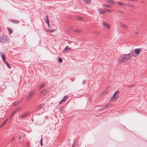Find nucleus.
<instances>
[{
	"instance_id": "ea45409f",
	"label": "nucleus",
	"mask_w": 147,
	"mask_h": 147,
	"mask_svg": "<svg viewBox=\"0 0 147 147\" xmlns=\"http://www.w3.org/2000/svg\"><path fill=\"white\" fill-rule=\"evenodd\" d=\"M22 138V136H19L18 138V139L19 140H20Z\"/></svg>"
},
{
	"instance_id": "39448f33",
	"label": "nucleus",
	"mask_w": 147,
	"mask_h": 147,
	"mask_svg": "<svg viewBox=\"0 0 147 147\" xmlns=\"http://www.w3.org/2000/svg\"><path fill=\"white\" fill-rule=\"evenodd\" d=\"M29 112L28 111H27L24 114L21 115L20 117L21 118L24 119L26 118L28 115L29 114Z\"/></svg>"
},
{
	"instance_id": "423d86ee",
	"label": "nucleus",
	"mask_w": 147,
	"mask_h": 147,
	"mask_svg": "<svg viewBox=\"0 0 147 147\" xmlns=\"http://www.w3.org/2000/svg\"><path fill=\"white\" fill-rule=\"evenodd\" d=\"M102 23L103 25L106 28L108 29L110 28V26L109 24L104 22H103Z\"/></svg>"
},
{
	"instance_id": "9d476101",
	"label": "nucleus",
	"mask_w": 147,
	"mask_h": 147,
	"mask_svg": "<svg viewBox=\"0 0 147 147\" xmlns=\"http://www.w3.org/2000/svg\"><path fill=\"white\" fill-rule=\"evenodd\" d=\"M11 22L14 24H17L19 23V21L18 20H10L9 21Z\"/></svg>"
},
{
	"instance_id": "79ce46f5",
	"label": "nucleus",
	"mask_w": 147,
	"mask_h": 147,
	"mask_svg": "<svg viewBox=\"0 0 147 147\" xmlns=\"http://www.w3.org/2000/svg\"><path fill=\"white\" fill-rule=\"evenodd\" d=\"M26 145L28 146V147H29V144L28 142H26Z\"/></svg>"
},
{
	"instance_id": "f257e3e1",
	"label": "nucleus",
	"mask_w": 147,
	"mask_h": 147,
	"mask_svg": "<svg viewBox=\"0 0 147 147\" xmlns=\"http://www.w3.org/2000/svg\"><path fill=\"white\" fill-rule=\"evenodd\" d=\"M131 57L130 54L122 55L119 59L118 62L121 63L127 62Z\"/></svg>"
},
{
	"instance_id": "412c9836",
	"label": "nucleus",
	"mask_w": 147,
	"mask_h": 147,
	"mask_svg": "<svg viewBox=\"0 0 147 147\" xmlns=\"http://www.w3.org/2000/svg\"><path fill=\"white\" fill-rule=\"evenodd\" d=\"M108 2L111 4H114V2L112 0H108Z\"/></svg>"
},
{
	"instance_id": "4c0bfd02",
	"label": "nucleus",
	"mask_w": 147,
	"mask_h": 147,
	"mask_svg": "<svg viewBox=\"0 0 147 147\" xmlns=\"http://www.w3.org/2000/svg\"><path fill=\"white\" fill-rule=\"evenodd\" d=\"M18 104V102H16L13 103V105H14V106H15Z\"/></svg>"
},
{
	"instance_id": "cd10ccee",
	"label": "nucleus",
	"mask_w": 147,
	"mask_h": 147,
	"mask_svg": "<svg viewBox=\"0 0 147 147\" xmlns=\"http://www.w3.org/2000/svg\"><path fill=\"white\" fill-rule=\"evenodd\" d=\"M105 9L107 12H112V11L110 10L109 9Z\"/></svg>"
},
{
	"instance_id": "7ed1b4c3",
	"label": "nucleus",
	"mask_w": 147,
	"mask_h": 147,
	"mask_svg": "<svg viewBox=\"0 0 147 147\" xmlns=\"http://www.w3.org/2000/svg\"><path fill=\"white\" fill-rule=\"evenodd\" d=\"M35 91L34 90L31 91L29 93L26 97V99L28 100L32 98L34 94Z\"/></svg>"
},
{
	"instance_id": "0eeeda50",
	"label": "nucleus",
	"mask_w": 147,
	"mask_h": 147,
	"mask_svg": "<svg viewBox=\"0 0 147 147\" xmlns=\"http://www.w3.org/2000/svg\"><path fill=\"white\" fill-rule=\"evenodd\" d=\"M47 92V90L46 89H44L40 92V94L41 96H44L46 94Z\"/></svg>"
},
{
	"instance_id": "4be33fe9",
	"label": "nucleus",
	"mask_w": 147,
	"mask_h": 147,
	"mask_svg": "<svg viewBox=\"0 0 147 147\" xmlns=\"http://www.w3.org/2000/svg\"><path fill=\"white\" fill-rule=\"evenodd\" d=\"M67 49L70 50L71 49V48L69 47H68V46H67L64 49V51H66Z\"/></svg>"
},
{
	"instance_id": "4468645a",
	"label": "nucleus",
	"mask_w": 147,
	"mask_h": 147,
	"mask_svg": "<svg viewBox=\"0 0 147 147\" xmlns=\"http://www.w3.org/2000/svg\"><path fill=\"white\" fill-rule=\"evenodd\" d=\"M7 29L8 31L9 34V35L11 34L13 32V30L11 28L9 27H7Z\"/></svg>"
},
{
	"instance_id": "c9c22d12",
	"label": "nucleus",
	"mask_w": 147,
	"mask_h": 147,
	"mask_svg": "<svg viewBox=\"0 0 147 147\" xmlns=\"http://www.w3.org/2000/svg\"><path fill=\"white\" fill-rule=\"evenodd\" d=\"M108 105H105L104 106V108H103L102 109H107L108 108Z\"/></svg>"
},
{
	"instance_id": "a878e982",
	"label": "nucleus",
	"mask_w": 147,
	"mask_h": 147,
	"mask_svg": "<svg viewBox=\"0 0 147 147\" xmlns=\"http://www.w3.org/2000/svg\"><path fill=\"white\" fill-rule=\"evenodd\" d=\"M76 19L77 20H78V19H79L80 20H82L83 19V18L81 17H77L76 18Z\"/></svg>"
},
{
	"instance_id": "a19ab883",
	"label": "nucleus",
	"mask_w": 147,
	"mask_h": 147,
	"mask_svg": "<svg viewBox=\"0 0 147 147\" xmlns=\"http://www.w3.org/2000/svg\"><path fill=\"white\" fill-rule=\"evenodd\" d=\"M47 24L48 25V27H49L50 26V25L49 24V22H46Z\"/></svg>"
},
{
	"instance_id": "6e6552de",
	"label": "nucleus",
	"mask_w": 147,
	"mask_h": 147,
	"mask_svg": "<svg viewBox=\"0 0 147 147\" xmlns=\"http://www.w3.org/2000/svg\"><path fill=\"white\" fill-rule=\"evenodd\" d=\"M0 55L2 59H3V61L4 62L5 59V54L2 52H0Z\"/></svg>"
},
{
	"instance_id": "c03bdc74",
	"label": "nucleus",
	"mask_w": 147,
	"mask_h": 147,
	"mask_svg": "<svg viewBox=\"0 0 147 147\" xmlns=\"http://www.w3.org/2000/svg\"><path fill=\"white\" fill-rule=\"evenodd\" d=\"M85 83V80H83L82 81V83L83 84H84Z\"/></svg>"
},
{
	"instance_id": "f704fd0d",
	"label": "nucleus",
	"mask_w": 147,
	"mask_h": 147,
	"mask_svg": "<svg viewBox=\"0 0 147 147\" xmlns=\"http://www.w3.org/2000/svg\"><path fill=\"white\" fill-rule=\"evenodd\" d=\"M40 145L41 146L43 145V144L42 143V138L40 140Z\"/></svg>"
},
{
	"instance_id": "dca6fc26",
	"label": "nucleus",
	"mask_w": 147,
	"mask_h": 147,
	"mask_svg": "<svg viewBox=\"0 0 147 147\" xmlns=\"http://www.w3.org/2000/svg\"><path fill=\"white\" fill-rule=\"evenodd\" d=\"M20 107L16 109L13 112H12V115H14L16 112L18 111L19 110H20Z\"/></svg>"
},
{
	"instance_id": "58836bf2",
	"label": "nucleus",
	"mask_w": 147,
	"mask_h": 147,
	"mask_svg": "<svg viewBox=\"0 0 147 147\" xmlns=\"http://www.w3.org/2000/svg\"><path fill=\"white\" fill-rule=\"evenodd\" d=\"M118 12L119 13H121V14H123V11H121V10H120L119 11H118Z\"/></svg>"
},
{
	"instance_id": "de8ad7c7",
	"label": "nucleus",
	"mask_w": 147,
	"mask_h": 147,
	"mask_svg": "<svg viewBox=\"0 0 147 147\" xmlns=\"http://www.w3.org/2000/svg\"><path fill=\"white\" fill-rule=\"evenodd\" d=\"M62 111V110H60V112H61Z\"/></svg>"
},
{
	"instance_id": "8fccbe9b",
	"label": "nucleus",
	"mask_w": 147,
	"mask_h": 147,
	"mask_svg": "<svg viewBox=\"0 0 147 147\" xmlns=\"http://www.w3.org/2000/svg\"><path fill=\"white\" fill-rule=\"evenodd\" d=\"M82 91V90H80L79 91V92H80V91Z\"/></svg>"
},
{
	"instance_id": "a18cd8bd",
	"label": "nucleus",
	"mask_w": 147,
	"mask_h": 147,
	"mask_svg": "<svg viewBox=\"0 0 147 147\" xmlns=\"http://www.w3.org/2000/svg\"><path fill=\"white\" fill-rule=\"evenodd\" d=\"M68 27L70 29H72V28L70 26H68Z\"/></svg>"
},
{
	"instance_id": "9b49d317",
	"label": "nucleus",
	"mask_w": 147,
	"mask_h": 147,
	"mask_svg": "<svg viewBox=\"0 0 147 147\" xmlns=\"http://www.w3.org/2000/svg\"><path fill=\"white\" fill-rule=\"evenodd\" d=\"M98 13L100 14H103L105 13V11L103 9L101 8L98 9Z\"/></svg>"
},
{
	"instance_id": "bb28decb",
	"label": "nucleus",
	"mask_w": 147,
	"mask_h": 147,
	"mask_svg": "<svg viewBox=\"0 0 147 147\" xmlns=\"http://www.w3.org/2000/svg\"><path fill=\"white\" fill-rule=\"evenodd\" d=\"M91 0H86V3L88 4H90V3Z\"/></svg>"
},
{
	"instance_id": "6ab92c4d",
	"label": "nucleus",
	"mask_w": 147,
	"mask_h": 147,
	"mask_svg": "<svg viewBox=\"0 0 147 147\" xmlns=\"http://www.w3.org/2000/svg\"><path fill=\"white\" fill-rule=\"evenodd\" d=\"M5 63L9 68L10 69L11 68V66L9 65L7 61H5Z\"/></svg>"
},
{
	"instance_id": "ddd939ff",
	"label": "nucleus",
	"mask_w": 147,
	"mask_h": 147,
	"mask_svg": "<svg viewBox=\"0 0 147 147\" xmlns=\"http://www.w3.org/2000/svg\"><path fill=\"white\" fill-rule=\"evenodd\" d=\"M130 54V55L132 56L135 57L136 56V54L135 53L134 51H132L130 52L129 53Z\"/></svg>"
},
{
	"instance_id": "e433bc0d",
	"label": "nucleus",
	"mask_w": 147,
	"mask_h": 147,
	"mask_svg": "<svg viewBox=\"0 0 147 147\" xmlns=\"http://www.w3.org/2000/svg\"><path fill=\"white\" fill-rule=\"evenodd\" d=\"M48 30L50 32H52L55 31V30Z\"/></svg>"
},
{
	"instance_id": "f03ea898",
	"label": "nucleus",
	"mask_w": 147,
	"mask_h": 147,
	"mask_svg": "<svg viewBox=\"0 0 147 147\" xmlns=\"http://www.w3.org/2000/svg\"><path fill=\"white\" fill-rule=\"evenodd\" d=\"M0 42L3 43H7L9 42V39L7 36L2 35L0 37Z\"/></svg>"
},
{
	"instance_id": "f3484780",
	"label": "nucleus",
	"mask_w": 147,
	"mask_h": 147,
	"mask_svg": "<svg viewBox=\"0 0 147 147\" xmlns=\"http://www.w3.org/2000/svg\"><path fill=\"white\" fill-rule=\"evenodd\" d=\"M120 24L122 27H124L127 28H128V27L127 26L124 24L123 23H120Z\"/></svg>"
},
{
	"instance_id": "f8f14e48",
	"label": "nucleus",
	"mask_w": 147,
	"mask_h": 147,
	"mask_svg": "<svg viewBox=\"0 0 147 147\" xmlns=\"http://www.w3.org/2000/svg\"><path fill=\"white\" fill-rule=\"evenodd\" d=\"M140 49H136L135 51V52L137 55H138L140 54Z\"/></svg>"
},
{
	"instance_id": "7c9ffc66",
	"label": "nucleus",
	"mask_w": 147,
	"mask_h": 147,
	"mask_svg": "<svg viewBox=\"0 0 147 147\" xmlns=\"http://www.w3.org/2000/svg\"><path fill=\"white\" fill-rule=\"evenodd\" d=\"M58 61L59 62L61 63L62 62V59L61 58H59L58 59Z\"/></svg>"
},
{
	"instance_id": "473e14b6",
	"label": "nucleus",
	"mask_w": 147,
	"mask_h": 147,
	"mask_svg": "<svg viewBox=\"0 0 147 147\" xmlns=\"http://www.w3.org/2000/svg\"><path fill=\"white\" fill-rule=\"evenodd\" d=\"M13 115H12V114L11 113L9 118V120H11L13 117Z\"/></svg>"
},
{
	"instance_id": "72a5a7b5",
	"label": "nucleus",
	"mask_w": 147,
	"mask_h": 147,
	"mask_svg": "<svg viewBox=\"0 0 147 147\" xmlns=\"http://www.w3.org/2000/svg\"><path fill=\"white\" fill-rule=\"evenodd\" d=\"M81 31V30H76L74 31V32H76L78 33H80Z\"/></svg>"
},
{
	"instance_id": "09e8293b",
	"label": "nucleus",
	"mask_w": 147,
	"mask_h": 147,
	"mask_svg": "<svg viewBox=\"0 0 147 147\" xmlns=\"http://www.w3.org/2000/svg\"><path fill=\"white\" fill-rule=\"evenodd\" d=\"M141 2H142L144 3V1H141Z\"/></svg>"
},
{
	"instance_id": "b1692460",
	"label": "nucleus",
	"mask_w": 147,
	"mask_h": 147,
	"mask_svg": "<svg viewBox=\"0 0 147 147\" xmlns=\"http://www.w3.org/2000/svg\"><path fill=\"white\" fill-rule=\"evenodd\" d=\"M42 107V104H40L37 107V109L39 110Z\"/></svg>"
},
{
	"instance_id": "49530a36",
	"label": "nucleus",
	"mask_w": 147,
	"mask_h": 147,
	"mask_svg": "<svg viewBox=\"0 0 147 147\" xmlns=\"http://www.w3.org/2000/svg\"><path fill=\"white\" fill-rule=\"evenodd\" d=\"M14 139V137H13L12 139V141H13Z\"/></svg>"
},
{
	"instance_id": "aec40b11",
	"label": "nucleus",
	"mask_w": 147,
	"mask_h": 147,
	"mask_svg": "<svg viewBox=\"0 0 147 147\" xmlns=\"http://www.w3.org/2000/svg\"><path fill=\"white\" fill-rule=\"evenodd\" d=\"M7 120V119L3 123H2L1 125L0 126V128H1L5 123Z\"/></svg>"
},
{
	"instance_id": "20e7f679",
	"label": "nucleus",
	"mask_w": 147,
	"mask_h": 147,
	"mask_svg": "<svg viewBox=\"0 0 147 147\" xmlns=\"http://www.w3.org/2000/svg\"><path fill=\"white\" fill-rule=\"evenodd\" d=\"M119 92V90H117V91L116 92H115V93L113 95V96L111 98V99L112 100L113 98H116V99H117L118 98L119 96H118V94L116 95V94L117 93H118Z\"/></svg>"
},
{
	"instance_id": "5701e85b",
	"label": "nucleus",
	"mask_w": 147,
	"mask_h": 147,
	"mask_svg": "<svg viewBox=\"0 0 147 147\" xmlns=\"http://www.w3.org/2000/svg\"><path fill=\"white\" fill-rule=\"evenodd\" d=\"M46 19H45V22H49V19H48V15H46L45 16Z\"/></svg>"
},
{
	"instance_id": "37998d69",
	"label": "nucleus",
	"mask_w": 147,
	"mask_h": 147,
	"mask_svg": "<svg viewBox=\"0 0 147 147\" xmlns=\"http://www.w3.org/2000/svg\"><path fill=\"white\" fill-rule=\"evenodd\" d=\"M134 86V85H132L130 86H128V88H129V87L132 88V87H133Z\"/></svg>"
},
{
	"instance_id": "a211bd4d",
	"label": "nucleus",
	"mask_w": 147,
	"mask_h": 147,
	"mask_svg": "<svg viewBox=\"0 0 147 147\" xmlns=\"http://www.w3.org/2000/svg\"><path fill=\"white\" fill-rule=\"evenodd\" d=\"M102 6L103 7H106L107 8H110L111 7V6L109 5H107V4H102Z\"/></svg>"
},
{
	"instance_id": "c85d7f7f",
	"label": "nucleus",
	"mask_w": 147,
	"mask_h": 147,
	"mask_svg": "<svg viewBox=\"0 0 147 147\" xmlns=\"http://www.w3.org/2000/svg\"><path fill=\"white\" fill-rule=\"evenodd\" d=\"M45 83H43L42 85H41L40 87V89H41V88H42L44 86H45Z\"/></svg>"
},
{
	"instance_id": "2eb2a0df",
	"label": "nucleus",
	"mask_w": 147,
	"mask_h": 147,
	"mask_svg": "<svg viewBox=\"0 0 147 147\" xmlns=\"http://www.w3.org/2000/svg\"><path fill=\"white\" fill-rule=\"evenodd\" d=\"M117 4L119 5H121L123 6H126V4L123 3L120 1H117Z\"/></svg>"
},
{
	"instance_id": "393cba45",
	"label": "nucleus",
	"mask_w": 147,
	"mask_h": 147,
	"mask_svg": "<svg viewBox=\"0 0 147 147\" xmlns=\"http://www.w3.org/2000/svg\"><path fill=\"white\" fill-rule=\"evenodd\" d=\"M126 6L128 7H131L133 8L134 7V6L128 3L126 4Z\"/></svg>"
},
{
	"instance_id": "2f4dec72",
	"label": "nucleus",
	"mask_w": 147,
	"mask_h": 147,
	"mask_svg": "<svg viewBox=\"0 0 147 147\" xmlns=\"http://www.w3.org/2000/svg\"><path fill=\"white\" fill-rule=\"evenodd\" d=\"M76 143L75 142H73V144H72V147H75L76 146Z\"/></svg>"
},
{
	"instance_id": "c756f323",
	"label": "nucleus",
	"mask_w": 147,
	"mask_h": 147,
	"mask_svg": "<svg viewBox=\"0 0 147 147\" xmlns=\"http://www.w3.org/2000/svg\"><path fill=\"white\" fill-rule=\"evenodd\" d=\"M92 33L96 35H98L99 34V32H98L96 31H94Z\"/></svg>"
},
{
	"instance_id": "1a4fd4ad",
	"label": "nucleus",
	"mask_w": 147,
	"mask_h": 147,
	"mask_svg": "<svg viewBox=\"0 0 147 147\" xmlns=\"http://www.w3.org/2000/svg\"><path fill=\"white\" fill-rule=\"evenodd\" d=\"M68 96L67 95L65 96L64 98L59 102V104H61L63 102H64L66 100L68 99Z\"/></svg>"
}]
</instances>
